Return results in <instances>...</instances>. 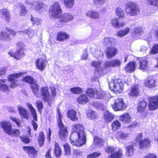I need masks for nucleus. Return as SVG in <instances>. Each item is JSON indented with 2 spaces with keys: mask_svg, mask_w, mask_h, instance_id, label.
<instances>
[{
  "mask_svg": "<svg viewBox=\"0 0 158 158\" xmlns=\"http://www.w3.org/2000/svg\"><path fill=\"white\" fill-rule=\"evenodd\" d=\"M1 126L4 130L5 132L9 135H12L14 136H17L20 134V131L17 129L12 130L10 123L9 122L5 121L1 123Z\"/></svg>",
  "mask_w": 158,
  "mask_h": 158,
  "instance_id": "obj_6",
  "label": "nucleus"
},
{
  "mask_svg": "<svg viewBox=\"0 0 158 158\" xmlns=\"http://www.w3.org/2000/svg\"><path fill=\"white\" fill-rule=\"evenodd\" d=\"M143 28L141 27H137L134 30V33L136 35H141L143 34Z\"/></svg>",
  "mask_w": 158,
  "mask_h": 158,
  "instance_id": "obj_56",
  "label": "nucleus"
},
{
  "mask_svg": "<svg viewBox=\"0 0 158 158\" xmlns=\"http://www.w3.org/2000/svg\"><path fill=\"white\" fill-rule=\"evenodd\" d=\"M139 93V86L138 85L133 86L128 93L129 96L135 97L137 96Z\"/></svg>",
  "mask_w": 158,
  "mask_h": 158,
  "instance_id": "obj_21",
  "label": "nucleus"
},
{
  "mask_svg": "<svg viewBox=\"0 0 158 158\" xmlns=\"http://www.w3.org/2000/svg\"><path fill=\"white\" fill-rule=\"evenodd\" d=\"M126 104L122 98H118L115 100L112 108L115 111L123 110L126 108Z\"/></svg>",
  "mask_w": 158,
  "mask_h": 158,
  "instance_id": "obj_11",
  "label": "nucleus"
},
{
  "mask_svg": "<svg viewBox=\"0 0 158 158\" xmlns=\"http://www.w3.org/2000/svg\"><path fill=\"white\" fill-rule=\"evenodd\" d=\"M149 107L151 110L158 108V96L151 97L149 99Z\"/></svg>",
  "mask_w": 158,
  "mask_h": 158,
  "instance_id": "obj_13",
  "label": "nucleus"
},
{
  "mask_svg": "<svg viewBox=\"0 0 158 158\" xmlns=\"http://www.w3.org/2000/svg\"><path fill=\"white\" fill-rule=\"evenodd\" d=\"M148 60L146 58H142L139 60V69L142 70H146L148 68Z\"/></svg>",
  "mask_w": 158,
  "mask_h": 158,
  "instance_id": "obj_18",
  "label": "nucleus"
},
{
  "mask_svg": "<svg viewBox=\"0 0 158 158\" xmlns=\"http://www.w3.org/2000/svg\"><path fill=\"white\" fill-rule=\"evenodd\" d=\"M156 54L158 53V44L155 45L152 48L150 53Z\"/></svg>",
  "mask_w": 158,
  "mask_h": 158,
  "instance_id": "obj_61",
  "label": "nucleus"
},
{
  "mask_svg": "<svg viewBox=\"0 0 158 158\" xmlns=\"http://www.w3.org/2000/svg\"><path fill=\"white\" fill-rule=\"evenodd\" d=\"M76 111L73 110H68L67 113L68 117L70 118L71 120L73 121H75L77 120V118L76 116Z\"/></svg>",
  "mask_w": 158,
  "mask_h": 158,
  "instance_id": "obj_31",
  "label": "nucleus"
},
{
  "mask_svg": "<svg viewBox=\"0 0 158 158\" xmlns=\"http://www.w3.org/2000/svg\"><path fill=\"white\" fill-rule=\"evenodd\" d=\"M84 129L82 125L79 124H74L73 126V131L78 132L81 135L86 136V134L84 131Z\"/></svg>",
  "mask_w": 158,
  "mask_h": 158,
  "instance_id": "obj_22",
  "label": "nucleus"
},
{
  "mask_svg": "<svg viewBox=\"0 0 158 158\" xmlns=\"http://www.w3.org/2000/svg\"><path fill=\"white\" fill-rule=\"evenodd\" d=\"M113 67L120 66L121 64V61L115 59L111 60Z\"/></svg>",
  "mask_w": 158,
  "mask_h": 158,
  "instance_id": "obj_57",
  "label": "nucleus"
},
{
  "mask_svg": "<svg viewBox=\"0 0 158 158\" xmlns=\"http://www.w3.org/2000/svg\"><path fill=\"white\" fill-rule=\"evenodd\" d=\"M96 90L92 88L88 89L86 93L88 96L91 98H97V94H96Z\"/></svg>",
  "mask_w": 158,
  "mask_h": 158,
  "instance_id": "obj_32",
  "label": "nucleus"
},
{
  "mask_svg": "<svg viewBox=\"0 0 158 158\" xmlns=\"http://www.w3.org/2000/svg\"><path fill=\"white\" fill-rule=\"evenodd\" d=\"M86 114L87 117L91 119H94L96 117L95 112L91 110H87L86 112Z\"/></svg>",
  "mask_w": 158,
  "mask_h": 158,
  "instance_id": "obj_53",
  "label": "nucleus"
},
{
  "mask_svg": "<svg viewBox=\"0 0 158 158\" xmlns=\"http://www.w3.org/2000/svg\"><path fill=\"white\" fill-rule=\"evenodd\" d=\"M102 62L100 60L98 61H92L91 62V65L94 67L95 69L97 70H99L100 68Z\"/></svg>",
  "mask_w": 158,
  "mask_h": 158,
  "instance_id": "obj_48",
  "label": "nucleus"
},
{
  "mask_svg": "<svg viewBox=\"0 0 158 158\" xmlns=\"http://www.w3.org/2000/svg\"><path fill=\"white\" fill-rule=\"evenodd\" d=\"M94 3L96 5L99 6L103 5L105 0H93Z\"/></svg>",
  "mask_w": 158,
  "mask_h": 158,
  "instance_id": "obj_59",
  "label": "nucleus"
},
{
  "mask_svg": "<svg viewBox=\"0 0 158 158\" xmlns=\"http://www.w3.org/2000/svg\"><path fill=\"white\" fill-rule=\"evenodd\" d=\"M23 33L27 35L30 38L32 37L34 34V31L31 29H26Z\"/></svg>",
  "mask_w": 158,
  "mask_h": 158,
  "instance_id": "obj_54",
  "label": "nucleus"
},
{
  "mask_svg": "<svg viewBox=\"0 0 158 158\" xmlns=\"http://www.w3.org/2000/svg\"><path fill=\"white\" fill-rule=\"evenodd\" d=\"M47 61L44 59L40 58L35 61L37 69L41 71H43L46 67Z\"/></svg>",
  "mask_w": 158,
  "mask_h": 158,
  "instance_id": "obj_16",
  "label": "nucleus"
},
{
  "mask_svg": "<svg viewBox=\"0 0 158 158\" xmlns=\"http://www.w3.org/2000/svg\"><path fill=\"white\" fill-rule=\"evenodd\" d=\"M36 105L38 110L40 112H41L43 108V105L42 102L41 101H37Z\"/></svg>",
  "mask_w": 158,
  "mask_h": 158,
  "instance_id": "obj_62",
  "label": "nucleus"
},
{
  "mask_svg": "<svg viewBox=\"0 0 158 158\" xmlns=\"http://www.w3.org/2000/svg\"><path fill=\"white\" fill-rule=\"evenodd\" d=\"M23 149L24 151H27L28 155L33 158H35L37 154V151L32 147H24Z\"/></svg>",
  "mask_w": 158,
  "mask_h": 158,
  "instance_id": "obj_20",
  "label": "nucleus"
},
{
  "mask_svg": "<svg viewBox=\"0 0 158 158\" xmlns=\"http://www.w3.org/2000/svg\"><path fill=\"white\" fill-rule=\"evenodd\" d=\"M70 142L73 145L80 146L86 143V136L81 135L78 132L73 131L71 134Z\"/></svg>",
  "mask_w": 158,
  "mask_h": 158,
  "instance_id": "obj_1",
  "label": "nucleus"
},
{
  "mask_svg": "<svg viewBox=\"0 0 158 158\" xmlns=\"http://www.w3.org/2000/svg\"><path fill=\"white\" fill-rule=\"evenodd\" d=\"M23 50L24 49L23 48H19L16 53L11 51L9 52L8 54L10 56L13 57L16 59L19 60L20 57L24 55Z\"/></svg>",
  "mask_w": 158,
  "mask_h": 158,
  "instance_id": "obj_15",
  "label": "nucleus"
},
{
  "mask_svg": "<svg viewBox=\"0 0 158 158\" xmlns=\"http://www.w3.org/2000/svg\"><path fill=\"white\" fill-rule=\"evenodd\" d=\"M85 15L87 17L94 19H98L100 17L99 13L96 11L91 10H89L86 11Z\"/></svg>",
  "mask_w": 158,
  "mask_h": 158,
  "instance_id": "obj_17",
  "label": "nucleus"
},
{
  "mask_svg": "<svg viewBox=\"0 0 158 158\" xmlns=\"http://www.w3.org/2000/svg\"><path fill=\"white\" fill-rule=\"evenodd\" d=\"M139 148L142 149H146L151 146V143L148 139H145L139 142Z\"/></svg>",
  "mask_w": 158,
  "mask_h": 158,
  "instance_id": "obj_19",
  "label": "nucleus"
},
{
  "mask_svg": "<svg viewBox=\"0 0 158 158\" xmlns=\"http://www.w3.org/2000/svg\"><path fill=\"white\" fill-rule=\"evenodd\" d=\"M58 117L57 122L58 127L59 129V131L58 134L62 140H64L66 137L67 133V130L66 127L64 126L62 122V115L61 114L60 110H57Z\"/></svg>",
  "mask_w": 158,
  "mask_h": 158,
  "instance_id": "obj_3",
  "label": "nucleus"
},
{
  "mask_svg": "<svg viewBox=\"0 0 158 158\" xmlns=\"http://www.w3.org/2000/svg\"><path fill=\"white\" fill-rule=\"evenodd\" d=\"M129 134L127 133L123 132L122 131L118 132L117 135V137L120 139H124L128 137Z\"/></svg>",
  "mask_w": 158,
  "mask_h": 158,
  "instance_id": "obj_50",
  "label": "nucleus"
},
{
  "mask_svg": "<svg viewBox=\"0 0 158 158\" xmlns=\"http://www.w3.org/2000/svg\"><path fill=\"white\" fill-rule=\"evenodd\" d=\"M105 142L104 139L97 136H95L94 138L93 145L96 148L101 147L103 145Z\"/></svg>",
  "mask_w": 158,
  "mask_h": 158,
  "instance_id": "obj_24",
  "label": "nucleus"
},
{
  "mask_svg": "<svg viewBox=\"0 0 158 158\" xmlns=\"http://www.w3.org/2000/svg\"><path fill=\"white\" fill-rule=\"evenodd\" d=\"M63 147L64 149L65 154L66 155H68L70 153V147L67 144L63 145Z\"/></svg>",
  "mask_w": 158,
  "mask_h": 158,
  "instance_id": "obj_58",
  "label": "nucleus"
},
{
  "mask_svg": "<svg viewBox=\"0 0 158 158\" xmlns=\"http://www.w3.org/2000/svg\"><path fill=\"white\" fill-rule=\"evenodd\" d=\"M23 81L31 84V89L34 94L37 97L40 96V95L39 94V86L37 84H33L35 81L32 77L29 76H27L24 77Z\"/></svg>",
  "mask_w": 158,
  "mask_h": 158,
  "instance_id": "obj_8",
  "label": "nucleus"
},
{
  "mask_svg": "<svg viewBox=\"0 0 158 158\" xmlns=\"http://www.w3.org/2000/svg\"><path fill=\"white\" fill-rule=\"evenodd\" d=\"M101 154L99 152H94L87 155L88 158H93L99 156Z\"/></svg>",
  "mask_w": 158,
  "mask_h": 158,
  "instance_id": "obj_60",
  "label": "nucleus"
},
{
  "mask_svg": "<svg viewBox=\"0 0 158 158\" xmlns=\"http://www.w3.org/2000/svg\"><path fill=\"white\" fill-rule=\"evenodd\" d=\"M54 152L56 156L57 157L60 156L61 154V151L59 147L58 144L57 143H56L55 144Z\"/></svg>",
  "mask_w": 158,
  "mask_h": 158,
  "instance_id": "obj_52",
  "label": "nucleus"
},
{
  "mask_svg": "<svg viewBox=\"0 0 158 158\" xmlns=\"http://www.w3.org/2000/svg\"><path fill=\"white\" fill-rule=\"evenodd\" d=\"M31 20L33 25H38L41 23V20L40 19L37 17H32V15H31Z\"/></svg>",
  "mask_w": 158,
  "mask_h": 158,
  "instance_id": "obj_47",
  "label": "nucleus"
},
{
  "mask_svg": "<svg viewBox=\"0 0 158 158\" xmlns=\"http://www.w3.org/2000/svg\"><path fill=\"white\" fill-rule=\"evenodd\" d=\"M70 91L74 94H78L82 92V89L79 87H74L70 89Z\"/></svg>",
  "mask_w": 158,
  "mask_h": 158,
  "instance_id": "obj_49",
  "label": "nucleus"
},
{
  "mask_svg": "<svg viewBox=\"0 0 158 158\" xmlns=\"http://www.w3.org/2000/svg\"><path fill=\"white\" fill-rule=\"evenodd\" d=\"M5 81L3 80H0V90L4 92L9 91V87L5 84Z\"/></svg>",
  "mask_w": 158,
  "mask_h": 158,
  "instance_id": "obj_43",
  "label": "nucleus"
},
{
  "mask_svg": "<svg viewBox=\"0 0 158 158\" xmlns=\"http://www.w3.org/2000/svg\"><path fill=\"white\" fill-rule=\"evenodd\" d=\"M126 156L128 157L131 156L133 154L134 151V146L133 145H131L127 146L126 148Z\"/></svg>",
  "mask_w": 158,
  "mask_h": 158,
  "instance_id": "obj_38",
  "label": "nucleus"
},
{
  "mask_svg": "<svg viewBox=\"0 0 158 158\" xmlns=\"http://www.w3.org/2000/svg\"><path fill=\"white\" fill-rule=\"evenodd\" d=\"M0 17L5 18L6 20H8L10 17L9 11L6 9H1L0 10Z\"/></svg>",
  "mask_w": 158,
  "mask_h": 158,
  "instance_id": "obj_33",
  "label": "nucleus"
},
{
  "mask_svg": "<svg viewBox=\"0 0 158 158\" xmlns=\"http://www.w3.org/2000/svg\"><path fill=\"white\" fill-rule=\"evenodd\" d=\"M91 53L96 58H102L104 56L103 52L99 50L95 51L93 53L91 52Z\"/></svg>",
  "mask_w": 158,
  "mask_h": 158,
  "instance_id": "obj_51",
  "label": "nucleus"
},
{
  "mask_svg": "<svg viewBox=\"0 0 158 158\" xmlns=\"http://www.w3.org/2000/svg\"><path fill=\"white\" fill-rule=\"evenodd\" d=\"M110 88L116 94L121 93L123 91V85L120 79H112L109 84Z\"/></svg>",
  "mask_w": 158,
  "mask_h": 158,
  "instance_id": "obj_4",
  "label": "nucleus"
},
{
  "mask_svg": "<svg viewBox=\"0 0 158 158\" xmlns=\"http://www.w3.org/2000/svg\"><path fill=\"white\" fill-rule=\"evenodd\" d=\"M111 23L113 26L116 28L123 27L124 26L123 22H119L118 19H113L111 20Z\"/></svg>",
  "mask_w": 158,
  "mask_h": 158,
  "instance_id": "obj_37",
  "label": "nucleus"
},
{
  "mask_svg": "<svg viewBox=\"0 0 158 158\" xmlns=\"http://www.w3.org/2000/svg\"><path fill=\"white\" fill-rule=\"evenodd\" d=\"M25 3L29 7V9L31 10H35L36 12L41 13L45 10L44 7V4L41 2L26 0Z\"/></svg>",
  "mask_w": 158,
  "mask_h": 158,
  "instance_id": "obj_2",
  "label": "nucleus"
},
{
  "mask_svg": "<svg viewBox=\"0 0 158 158\" xmlns=\"http://www.w3.org/2000/svg\"><path fill=\"white\" fill-rule=\"evenodd\" d=\"M147 103L145 101H143L140 102L138 106V110L139 112H142L145 109L147 106Z\"/></svg>",
  "mask_w": 158,
  "mask_h": 158,
  "instance_id": "obj_45",
  "label": "nucleus"
},
{
  "mask_svg": "<svg viewBox=\"0 0 158 158\" xmlns=\"http://www.w3.org/2000/svg\"><path fill=\"white\" fill-rule=\"evenodd\" d=\"M123 156V151L119 149L117 152L111 153L108 156V158H122Z\"/></svg>",
  "mask_w": 158,
  "mask_h": 158,
  "instance_id": "obj_30",
  "label": "nucleus"
},
{
  "mask_svg": "<svg viewBox=\"0 0 158 158\" xmlns=\"http://www.w3.org/2000/svg\"><path fill=\"white\" fill-rule=\"evenodd\" d=\"M16 32L8 28L0 32V40L2 41H9L16 35Z\"/></svg>",
  "mask_w": 158,
  "mask_h": 158,
  "instance_id": "obj_7",
  "label": "nucleus"
},
{
  "mask_svg": "<svg viewBox=\"0 0 158 158\" xmlns=\"http://www.w3.org/2000/svg\"><path fill=\"white\" fill-rule=\"evenodd\" d=\"M148 3L152 5L158 6V0H147Z\"/></svg>",
  "mask_w": 158,
  "mask_h": 158,
  "instance_id": "obj_64",
  "label": "nucleus"
},
{
  "mask_svg": "<svg viewBox=\"0 0 158 158\" xmlns=\"http://www.w3.org/2000/svg\"><path fill=\"white\" fill-rule=\"evenodd\" d=\"M114 115L108 111L105 112L104 118L105 122L107 123L110 122L114 118Z\"/></svg>",
  "mask_w": 158,
  "mask_h": 158,
  "instance_id": "obj_34",
  "label": "nucleus"
},
{
  "mask_svg": "<svg viewBox=\"0 0 158 158\" xmlns=\"http://www.w3.org/2000/svg\"><path fill=\"white\" fill-rule=\"evenodd\" d=\"M23 74V73L21 72L12 74L9 76L8 77V79L11 81L10 85L11 87L14 88L18 85V81L16 79L21 77Z\"/></svg>",
  "mask_w": 158,
  "mask_h": 158,
  "instance_id": "obj_12",
  "label": "nucleus"
},
{
  "mask_svg": "<svg viewBox=\"0 0 158 158\" xmlns=\"http://www.w3.org/2000/svg\"><path fill=\"white\" fill-rule=\"evenodd\" d=\"M57 19L60 22L67 23L72 20L73 19V17L70 13H65L60 15Z\"/></svg>",
  "mask_w": 158,
  "mask_h": 158,
  "instance_id": "obj_14",
  "label": "nucleus"
},
{
  "mask_svg": "<svg viewBox=\"0 0 158 158\" xmlns=\"http://www.w3.org/2000/svg\"><path fill=\"white\" fill-rule=\"evenodd\" d=\"M126 12L131 16H135L138 14L139 10L137 4L135 2H127L125 7Z\"/></svg>",
  "mask_w": 158,
  "mask_h": 158,
  "instance_id": "obj_5",
  "label": "nucleus"
},
{
  "mask_svg": "<svg viewBox=\"0 0 158 158\" xmlns=\"http://www.w3.org/2000/svg\"><path fill=\"white\" fill-rule=\"evenodd\" d=\"M115 41V39L114 38L106 37L104 38L103 44L106 46H110L112 44L114 43Z\"/></svg>",
  "mask_w": 158,
  "mask_h": 158,
  "instance_id": "obj_40",
  "label": "nucleus"
},
{
  "mask_svg": "<svg viewBox=\"0 0 158 158\" xmlns=\"http://www.w3.org/2000/svg\"><path fill=\"white\" fill-rule=\"evenodd\" d=\"M10 118L12 121L15 122L18 126H19L20 125L21 121L19 119L12 117H10Z\"/></svg>",
  "mask_w": 158,
  "mask_h": 158,
  "instance_id": "obj_63",
  "label": "nucleus"
},
{
  "mask_svg": "<svg viewBox=\"0 0 158 158\" xmlns=\"http://www.w3.org/2000/svg\"><path fill=\"white\" fill-rule=\"evenodd\" d=\"M77 102L80 104H83L89 102V99L86 94H81L77 98Z\"/></svg>",
  "mask_w": 158,
  "mask_h": 158,
  "instance_id": "obj_26",
  "label": "nucleus"
},
{
  "mask_svg": "<svg viewBox=\"0 0 158 158\" xmlns=\"http://www.w3.org/2000/svg\"><path fill=\"white\" fill-rule=\"evenodd\" d=\"M107 57L110 58L114 57L117 53V50L115 48L113 47L107 48L106 51Z\"/></svg>",
  "mask_w": 158,
  "mask_h": 158,
  "instance_id": "obj_23",
  "label": "nucleus"
},
{
  "mask_svg": "<svg viewBox=\"0 0 158 158\" xmlns=\"http://www.w3.org/2000/svg\"><path fill=\"white\" fill-rule=\"evenodd\" d=\"M97 94V98H95L98 99H105L108 98L110 96L109 94L107 92L100 90H96V94Z\"/></svg>",
  "mask_w": 158,
  "mask_h": 158,
  "instance_id": "obj_25",
  "label": "nucleus"
},
{
  "mask_svg": "<svg viewBox=\"0 0 158 158\" xmlns=\"http://www.w3.org/2000/svg\"><path fill=\"white\" fill-rule=\"evenodd\" d=\"M40 93L44 101L47 102L48 105L51 106L52 98L50 95L48 88L46 87H42L40 89Z\"/></svg>",
  "mask_w": 158,
  "mask_h": 158,
  "instance_id": "obj_10",
  "label": "nucleus"
},
{
  "mask_svg": "<svg viewBox=\"0 0 158 158\" xmlns=\"http://www.w3.org/2000/svg\"><path fill=\"white\" fill-rule=\"evenodd\" d=\"M145 85L149 88H152L155 85L156 81L152 77H149L144 82Z\"/></svg>",
  "mask_w": 158,
  "mask_h": 158,
  "instance_id": "obj_28",
  "label": "nucleus"
},
{
  "mask_svg": "<svg viewBox=\"0 0 158 158\" xmlns=\"http://www.w3.org/2000/svg\"><path fill=\"white\" fill-rule=\"evenodd\" d=\"M38 140L39 146L40 147L43 146L45 140L44 135L43 132H40Z\"/></svg>",
  "mask_w": 158,
  "mask_h": 158,
  "instance_id": "obj_44",
  "label": "nucleus"
},
{
  "mask_svg": "<svg viewBox=\"0 0 158 158\" xmlns=\"http://www.w3.org/2000/svg\"><path fill=\"white\" fill-rule=\"evenodd\" d=\"M64 6L67 8H72L74 6L75 0H63Z\"/></svg>",
  "mask_w": 158,
  "mask_h": 158,
  "instance_id": "obj_42",
  "label": "nucleus"
},
{
  "mask_svg": "<svg viewBox=\"0 0 158 158\" xmlns=\"http://www.w3.org/2000/svg\"><path fill=\"white\" fill-rule=\"evenodd\" d=\"M120 120L123 122L129 123L131 121V117L128 113H125L120 117Z\"/></svg>",
  "mask_w": 158,
  "mask_h": 158,
  "instance_id": "obj_35",
  "label": "nucleus"
},
{
  "mask_svg": "<svg viewBox=\"0 0 158 158\" xmlns=\"http://www.w3.org/2000/svg\"><path fill=\"white\" fill-rule=\"evenodd\" d=\"M112 130L113 131H115L121 127V123L118 120L114 121L111 124Z\"/></svg>",
  "mask_w": 158,
  "mask_h": 158,
  "instance_id": "obj_46",
  "label": "nucleus"
},
{
  "mask_svg": "<svg viewBox=\"0 0 158 158\" xmlns=\"http://www.w3.org/2000/svg\"><path fill=\"white\" fill-rule=\"evenodd\" d=\"M130 28L128 27L120 30L118 31L117 33V35L119 37H122L128 34L130 31Z\"/></svg>",
  "mask_w": 158,
  "mask_h": 158,
  "instance_id": "obj_41",
  "label": "nucleus"
},
{
  "mask_svg": "<svg viewBox=\"0 0 158 158\" xmlns=\"http://www.w3.org/2000/svg\"><path fill=\"white\" fill-rule=\"evenodd\" d=\"M18 110L22 118L27 119H28L29 114L27 110L20 106L18 107Z\"/></svg>",
  "mask_w": 158,
  "mask_h": 158,
  "instance_id": "obj_29",
  "label": "nucleus"
},
{
  "mask_svg": "<svg viewBox=\"0 0 158 158\" xmlns=\"http://www.w3.org/2000/svg\"><path fill=\"white\" fill-rule=\"evenodd\" d=\"M69 35L66 32L61 31L58 33L56 39L58 41H62L66 39H69Z\"/></svg>",
  "mask_w": 158,
  "mask_h": 158,
  "instance_id": "obj_27",
  "label": "nucleus"
},
{
  "mask_svg": "<svg viewBox=\"0 0 158 158\" xmlns=\"http://www.w3.org/2000/svg\"><path fill=\"white\" fill-rule=\"evenodd\" d=\"M116 12L117 15L119 18H122L123 17L124 15V11L123 10L119 7H117L116 10Z\"/></svg>",
  "mask_w": 158,
  "mask_h": 158,
  "instance_id": "obj_55",
  "label": "nucleus"
},
{
  "mask_svg": "<svg viewBox=\"0 0 158 158\" xmlns=\"http://www.w3.org/2000/svg\"><path fill=\"white\" fill-rule=\"evenodd\" d=\"M135 68V63L134 62H131L128 63L126 67V71L128 72H132L134 71Z\"/></svg>",
  "mask_w": 158,
  "mask_h": 158,
  "instance_id": "obj_39",
  "label": "nucleus"
},
{
  "mask_svg": "<svg viewBox=\"0 0 158 158\" xmlns=\"http://www.w3.org/2000/svg\"><path fill=\"white\" fill-rule=\"evenodd\" d=\"M62 11L59 4L57 2H55L49 9V12L52 16L56 18L58 17Z\"/></svg>",
  "mask_w": 158,
  "mask_h": 158,
  "instance_id": "obj_9",
  "label": "nucleus"
},
{
  "mask_svg": "<svg viewBox=\"0 0 158 158\" xmlns=\"http://www.w3.org/2000/svg\"><path fill=\"white\" fill-rule=\"evenodd\" d=\"M27 106L29 109L31 114L33 117V119L35 121H37V116L35 110L31 104L27 103Z\"/></svg>",
  "mask_w": 158,
  "mask_h": 158,
  "instance_id": "obj_36",
  "label": "nucleus"
}]
</instances>
